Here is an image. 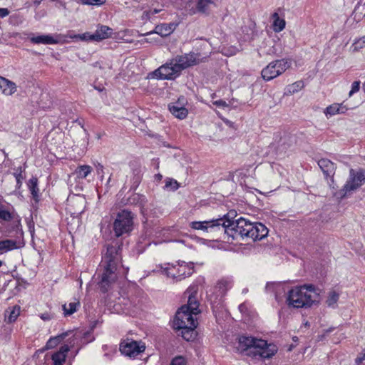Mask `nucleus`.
Here are the masks:
<instances>
[{"instance_id": "nucleus-21", "label": "nucleus", "mask_w": 365, "mask_h": 365, "mask_svg": "<svg viewBox=\"0 0 365 365\" xmlns=\"http://www.w3.org/2000/svg\"><path fill=\"white\" fill-rule=\"evenodd\" d=\"M112 34V29L107 26L101 25L98 27L95 33L93 34V41H101L106 39L110 36Z\"/></svg>"}, {"instance_id": "nucleus-13", "label": "nucleus", "mask_w": 365, "mask_h": 365, "mask_svg": "<svg viewBox=\"0 0 365 365\" xmlns=\"http://www.w3.org/2000/svg\"><path fill=\"white\" fill-rule=\"evenodd\" d=\"M180 73L181 71L190 66H194L197 63V59L194 53H185L178 55L171 59Z\"/></svg>"}, {"instance_id": "nucleus-7", "label": "nucleus", "mask_w": 365, "mask_h": 365, "mask_svg": "<svg viewBox=\"0 0 365 365\" xmlns=\"http://www.w3.org/2000/svg\"><path fill=\"white\" fill-rule=\"evenodd\" d=\"M291 66L288 59L282 58L270 62L262 71V78L269 81L284 73Z\"/></svg>"}, {"instance_id": "nucleus-22", "label": "nucleus", "mask_w": 365, "mask_h": 365, "mask_svg": "<svg viewBox=\"0 0 365 365\" xmlns=\"http://www.w3.org/2000/svg\"><path fill=\"white\" fill-rule=\"evenodd\" d=\"M69 350L70 349L68 345H63L61 346L59 350L54 353L51 356V359L53 361V364L63 365Z\"/></svg>"}, {"instance_id": "nucleus-50", "label": "nucleus", "mask_w": 365, "mask_h": 365, "mask_svg": "<svg viewBox=\"0 0 365 365\" xmlns=\"http://www.w3.org/2000/svg\"><path fill=\"white\" fill-rule=\"evenodd\" d=\"M9 14V11L6 8H0V17L4 18Z\"/></svg>"}, {"instance_id": "nucleus-15", "label": "nucleus", "mask_w": 365, "mask_h": 365, "mask_svg": "<svg viewBox=\"0 0 365 365\" xmlns=\"http://www.w3.org/2000/svg\"><path fill=\"white\" fill-rule=\"evenodd\" d=\"M29 40L34 44L53 45L59 43L60 37L58 34H42L31 36Z\"/></svg>"}, {"instance_id": "nucleus-43", "label": "nucleus", "mask_w": 365, "mask_h": 365, "mask_svg": "<svg viewBox=\"0 0 365 365\" xmlns=\"http://www.w3.org/2000/svg\"><path fill=\"white\" fill-rule=\"evenodd\" d=\"M360 88V81H356L353 82L351 85V89L349 91V96L351 97L354 93L358 92Z\"/></svg>"}, {"instance_id": "nucleus-36", "label": "nucleus", "mask_w": 365, "mask_h": 365, "mask_svg": "<svg viewBox=\"0 0 365 365\" xmlns=\"http://www.w3.org/2000/svg\"><path fill=\"white\" fill-rule=\"evenodd\" d=\"M304 86L302 81H297L294 83L289 85L287 88V92L290 94L299 91Z\"/></svg>"}, {"instance_id": "nucleus-44", "label": "nucleus", "mask_w": 365, "mask_h": 365, "mask_svg": "<svg viewBox=\"0 0 365 365\" xmlns=\"http://www.w3.org/2000/svg\"><path fill=\"white\" fill-rule=\"evenodd\" d=\"M19 173H15V178H16V186L18 187H20L21 185V180L24 179V176L22 175V171H21V168H19Z\"/></svg>"}, {"instance_id": "nucleus-41", "label": "nucleus", "mask_w": 365, "mask_h": 365, "mask_svg": "<svg viewBox=\"0 0 365 365\" xmlns=\"http://www.w3.org/2000/svg\"><path fill=\"white\" fill-rule=\"evenodd\" d=\"M179 185L176 180L173 179H168L165 182V187L170 188L172 190H176L178 188Z\"/></svg>"}, {"instance_id": "nucleus-18", "label": "nucleus", "mask_w": 365, "mask_h": 365, "mask_svg": "<svg viewBox=\"0 0 365 365\" xmlns=\"http://www.w3.org/2000/svg\"><path fill=\"white\" fill-rule=\"evenodd\" d=\"M177 24L175 23L170 24H160L155 27V29L150 32L145 34V35H150L153 34H157L162 37H165L170 35L174 30L176 29Z\"/></svg>"}, {"instance_id": "nucleus-11", "label": "nucleus", "mask_w": 365, "mask_h": 365, "mask_svg": "<svg viewBox=\"0 0 365 365\" xmlns=\"http://www.w3.org/2000/svg\"><path fill=\"white\" fill-rule=\"evenodd\" d=\"M277 351V347L273 344H267L262 339L256 341L255 351L253 356H259L261 359H269L272 357Z\"/></svg>"}, {"instance_id": "nucleus-49", "label": "nucleus", "mask_w": 365, "mask_h": 365, "mask_svg": "<svg viewBox=\"0 0 365 365\" xmlns=\"http://www.w3.org/2000/svg\"><path fill=\"white\" fill-rule=\"evenodd\" d=\"M237 48H232V50L230 51H226L225 49H224L222 52L226 56H233L237 52Z\"/></svg>"}, {"instance_id": "nucleus-4", "label": "nucleus", "mask_w": 365, "mask_h": 365, "mask_svg": "<svg viewBox=\"0 0 365 365\" xmlns=\"http://www.w3.org/2000/svg\"><path fill=\"white\" fill-rule=\"evenodd\" d=\"M155 271L165 274L167 277L171 278L175 281H180L192 274L193 264L185 262L166 263L157 266V269Z\"/></svg>"}, {"instance_id": "nucleus-34", "label": "nucleus", "mask_w": 365, "mask_h": 365, "mask_svg": "<svg viewBox=\"0 0 365 365\" xmlns=\"http://www.w3.org/2000/svg\"><path fill=\"white\" fill-rule=\"evenodd\" d=\"M68 335V332L63 333L60 335H58L53 338H51L46 343V349H52L56 346L58 343L61 341L66 336Z\"/></svg>"}, {"instance_id": "nucleus-37", "label": "nucleus", "mask_w": 365, "mask_h": 365, "mask_svg": "<svg viewBox=\"0 0 365 365\" xmlns=\"http://www.w3.org/2000/svg\"><path fill=\"white\" fill-rule=\"evenodd\" d=\"M160 11V10L157 9L145 11L142 14V19L143 20H150L154 15L158 14Z\"/></svg>"}, {"instance_id": "nucleus-16", "label": "nucleus", "mask_w": 365, "mask_h": 365, "mask_svg": "<svg viewBox=\"0 0 365 365\" xmlns=\"http://www.w3.org/2000/svg\"><path fill=\"white\" fill-rule=\"evenodd\" d=\"M181 98L178 102H175L168 105L170 112L178 119H185L188 114V110L185 108L184 104L180 103Z\"/></svg>"}, {"instance_id": "nucleus-51", "label": "nucleus", "mask_w": 365, "mask_h": 365, "mask_svg": "<svg viewBox=\"0 0 365 365\" xmlns=\"http://www.w3.org/2000/svg\"><path fill=\"white\" fill-rule=\"evenodd\" d=\"M239 310L242 312V313H245L247 310V306L245 303H243V304H241L240 306H239Z\"/></svg>"}, {"instance_id": "nucleus-27", "label": "nucleus", "mask_w": 365, "mask_h": 365, "mask_svg": "<svg viewBox=\"0 0 365 365\" xmlns=\"http://www.w3.org/2000/svg\"><path fill=\"white\" fill-rule=\"evenodd\" d=\"M20 314V308L19 307H14L11 309L6 311L5 321L8 323H11L17 319Z\"/></svg>"}, {"instance_id": "nucleus-5", "label": "nucleus", "mask_w": 365, "mask_h": 365, "mask_svg": "<svg viewBox=\"0 0 365 365\" xmlns=\"http://www.w3.org/2000/svg\"><path fill=\"white\" fill-rule=\"evenodd\" d=\"M365 182V169L360 168L349 170V178L343 186V187L335 193V195L340 199L344 198L346 195L361 187Z\"/></svg>"}, {"instance_id": "nucleus-38", "label": "nucleus", "mask_w": 365, "mask_h": 365, "mask_svg": "<svg viewBox=\"0 0 365 365\" xmlns=\"http://www.w3.org/2000/svg\"><path fill=\"white\" fill-rule=\"evenodd\" d=\"M93 34H91L89 32H86L84 34H78V35H74L73 36H71L72 38H78L81 41H93Z\"/></svg>"}, {"instance_id": "nucleus-47", "label": "nucleus", "mask_w": 365, "mask_h": 365, "mask_svg": "<svg viewBox=\"0 0 365 365\" xmlns=\"http://www.w3.org/2000/svg\"><path fill=\"white\" fill-rule=\"evenodd\" d=\"M212 103L218 107H222V108L228 107V104L226 103V101H225L223 100L215 101H213Z\"/></svg>"}, {"instance_id": "nucleus-39", "label": "nucleus", "mask_w": 365, "mask_h": 365, "mask_svg": "<svg viewBox=\"0 0 365 365\" xmlns=\"http://www.w3.org/2000/svg\"><path fill=\"white\" fill-rule=\"evenodd\" d=\"M354 51H359L365 47V36L356 40L353 43Z\"/></svg>"}, {"instance_id": "nucleus-28", "label": "nucleus", "mask_w": 365, "mask_h": 365, "mask_svg": "<svg viewBox=\"0 0 365 365\" xmlns=\"http://www.w3.org/2000/svg\"><path fill=\"white\" fill-rule=\"evenodd\" d=\"M214 4L215 0H197V9L200 13L206 14Z\"/></svg>"}, {"instance_id": "nucleus-3", "label": "nucleus", "mask_w": 365, "mask_h": 365, "mask_svg": "<svg viewBox=\"0 0 365 365\" xmlns=\"http://www.w3.org/2000/svg\"><path fill=\"white\" fill-rule=\"evenodd\" d=\"M119 260L118 247L113 245H108L102 261L103 269L99 282L101 290L103 292H108L115 282L117 279L115 271Z\"/></svg>"}, {"instance_id": "nucleus-17", "label": "nucleus", "mask_w": 365, "mask_h": 365, "mask_svg": "<svg viewBox=\"0 0 365 365\" xmlns=\"http://www.w3.org/2000/svg\"><path fill=\"white\" fill-rule=\"evenodd\" d=\"M318 165L324 173L325 177L330 178L334 181V175L336 170V165L334 163L327 158H322L318 161Z\"/></svg>"}, {"instance_id": "nucleus-56", "label": "nucleus", "mask_w": 365, "mask_h": 365, "mask_svg": "<svg viewBox=\"0 0 365 365\" xmlns=\"http://www.w3.org/2000/svg\"><path fill=\"white\" fill-rule=\"evenodd\" d=\"M3 262L0 260V267L2 265Z\"/></svg>"}, {"instance_id": "nucleus-2", "label": "nucleus", "mask_w": 365, "mask_h": 365, "mask_svg": "<svg viewBox=\"0 0 365 365\" xmlns=\"http://www.w3.org/2000/svg\"><path fill=\"white\" fill-rule=\"evenodd\" d=\"M319 302V290L312 284L292 288L287 297V304L294 308H308Z\"/></svg>"}, {"instance_id": "nucleus-20", "label": "nucleus", "mask_w": 365, "mask_h": 365, "mask_svg": "<svg viewBox=\"0 0 365 365\" xmlns=\"http://www.w3.org/2000/svg\"><path fill=\"white\" fill-rule=\"evenodd\" d=\"M348 107L342 103H333L326 108L324 114L327 117L333 116L336 114H344L348 110Z\"/></svg>"}, {"instance_id": "nucleus-23", "label": "nucleus", "mask_w": 365, "mask_h": 365, "mask_svg": "<svg viewBox=\"0 0 365 365\" xmlns=\"http://www.w3.org/2000/svg\"><path fill=\"white\" fill-rule=\"evenodd\" d=\"M11 220L19 222V220L14 212H11L4 205L0 204V222L3 223Z\"/></svg>"}, {"instance_id": "nucleus-12", "label": "nucleus", "mask_w": 365, "mask_h": 365, "mask_svg": "<svg viewBox=\"0 0 365 365\" xmlns=\"http://www.w3.org/2000/svg\"><path fill=\"white\" fill-rule=\"evenodd\" d=\"M224 225V218H219L209 221H194L190 223L191 228L197 230L208 232V230H222Z\"/></svg>"}, {"instance_id": "nucleus-29", "label": "nucleus", "mask_w": 365, "mask_h": 365, "mask_svg": "<svg viewBox=\"0 0 365 365\" xmlns=\"http://www.w3.org/2000/svg\"><path fill=\"white\" fill-rule=\"evenodd\" d=\"M92 170H93V169L90 165H83L78 166L76 169L75 173L78 178L84 179L89 174L91 173Z\"/></svg>"}, {"instance_id": "nucleus-52", "label": "nucleus", "mask_w": 365, "mask_h": 365, "mask_svg": "<svg viewBox=\"0 0 365 365\" xmlns=\"http://www.w3.org/2000/svg\"><path fill=\"white\" fill-rule=\"evenodd\" d=\"M155 41H156V40L154 38H146L142 39L140 42V43H153Z\"/></svg>"}, {"instance_id": "nucleus-30", "label": "nucleus", "mask_w": 365, "mask_h": 365, "mask_svg": "<svg viewBox=\"0 0 365 365\" xmlns=\"http://www.w3.org/2000/svg\"><path fill=\"white\" fill-rule=\"evenodd\" d=\"M195 328L196 327H190L189 326L185 328H181L180 330H181L180 334L182 337L186 341L193 340L196 336V334L195 331Z\"/></svg>"}, {"instance_id": "nucleus-48", "label": "nucleus", "mask_w": 365, "mask_h": 365, "mask_svg": "<svg viewBox=\"0 0 365 365\" xmlns=\"http://www.w3.org/2000/svg\"><path fill=\"white\" fill-rule=\"evenodd\" d=\"M40 317L43 321H50L53 318V315L50 313H43L40 315Z\"/></svg>"}, {"instance_id": "nucleus-35", "label": "nucleus", "mask_w": 365, "mask_h": 365, "mask_svg": "<svg viewBox=\"0 0 365 365\" xmlns=\"http://www.w3.org/2000/svg\"><path fill=\"white\" fill-rule=\"evenodd\" d=\"M339 295L335 291L329 292L326 303L328 307L334 308L336 306V303L339 300Z\"/></svg>"}, {"instance_id": "nucleus-19", "label": "nucleus", "mask_w": 365, "mask_h": 365, "mask_svg": "<svg viewBox=\"0 0 365 365\" xmlns=\"http://www.w3.org/2000/svg\"><path fill=\"white\" fill-rule=\"evenodd\" d=\"M0 89L5 96H11L17 91L16 83L4 77L0 76Z\"/></svg>"}, {"instance_id": "nucleus-10", "label": "nucleus", "mask_w": 365, "mask_h": 365, "mask_svg": "<svg viewBox=\"0 0 365 365\" xmlns=\"http://www.w3.org/2000/svg\"><path fill=\"white\" fill-rule=\"evenodd\" d=\"M180 72L176 68L175 65L170 59L166 63L160 66L158 69L155 70L151 76L153 78L157 79H168L172 80L180 76Z\"/></svg>"}, {"instance_id": "nucleus-6", "label": "nucleus", "mask_w": 365, "mask_h": 365, "mask_svg": "<svg viewBox=\"0 0 365 365\" xmlns=\"http://www.w3.org/2000/svg\"><path fill=\"white\" fill-rule=\"evenodd\" d=\"M134 227V214L128 210L118 212L113 222V231L116 237L130 233Z\"/></svg>"}, {"instance_id": "nucleus-24", "label": "nucleus", "mask_w": 365, "mask_h": 365, "mask_svg": "<svg viewBox=\"0 0 365 365\" xmlns=\"http://www.w3.org/2000/svg\"><path fill=\"white\" fill-rule=\"evenodd\" d=\"M198 302L195 294H190L188 298L187 304L182 307H187L186 311L196 316L198 313Z\"/></svg>"}, {"instance_id": "nucleus-33", "label": "nucleus", "mask_w": 365, "mask_h": 365, "mask_svg": "<svg viewBox=\"0 0 365 365\" xmlns=\"http://www.w3.org/2000/svg\"><path fill=\"white\" fill-rule=\"evenodd\" d=\"M80 306V303L78 301L70 302L68 304H65L63 305V310L64 312V315H71L74 312H76L77 308Z\"/></svg>"}, {"instance_id": "nucleus-53", "label": "nucleus", "mask_w": 365, "mask_h": 365, "mask_svg": "<svg viewBox=\"0 0 365 365\" xmlns=\"http://www.w3.org/2000/svg\"><path fill=\"white\" fill-rule=\"evenodd\" d=\"M156 179L160 180L162 179V175L160 174H158L155 175Z\"/></svg>"}, {"instance_id": "nucleus-45", "label": "nucleus", "mask_w": 365, "mask_h": 365, "mask_svg": "<svg viewBox=\"0 0 365 365\" xmlns=\"http://www.w3.org/2000/svg\"><path fill=\"white\" fill-rule=\"evenodd\" d=\"M96 171L98 175H100V178L101 180L103 178V166L101 163H98V165H96Z\"/></svg>"}, {"instance_id": "nucleus-1", "label": "nucleus", "mask_w": 365, "mask_h": 365, "mask_svg": "<svg viewBox=\"0 0 365 365\" xmlns=\"http://www.w3.org/2000/svg\"><path fill=\"white\" fill-rule=\"evenodd\" d=\"M222 231L227 235V240L230 237L232 240L240 237L257 241L264 239L268 235V229L263 224L252 222L242 217L233 221L224 219Z\"/></svg>"}, {"instance_id": "nucleus-32", "label": "nucleus", "mask_w": 365, "mask_h": 365, "mask_svg": "<svg viewBox=\"0 0 365 365\" xmlns=\"http://www.w3.org/2000/svg\"><path fill=\"white\" fill-rule=\"evenodd\" d=\"M232 287V282L227 279H222L218 282L215 289L221 296L224 295L226 292Z\"/></svg>"}, {"instance_id": "nucleus-54", "label": "nucleus", "mask_w": 365, "mask_h": 365, "mask_svg": "<svg viewBox=\"0 0 365 365\" xmlns=\"http://www.w3.org/2000/svg\"><path fill=\"white\" fill-rule=\"evenodd\" d=\"M362 89H363V91L365 93V82L363 83Z\"/></svg>"}, {"instance_id": "nucleus-42", "label": "nucleus", "mask_w": 365, "mask_h": 365, "mask_svg": "<svg viewBox=\"0 0 365 365\" xmlns=\"http://www.w3.org/2000/svg\"><path fill=\"white\" fill-rule=\"evenodd\" d=\"M170 365H186V360L182 356H176L171 361Z\"/></svg>"}, {"instance_id": "nucleus-46", "label": "nucleus", "mask_w": 365, "mask_h": 365, "mask_svg": "<svg viewBox=\"0 0 365 365\" xmlns=\"http://www.w3.org/2000/svg\"><path fill=\"white\" fill-rule=\"evenodd\" d=\"M365 361V352L360 354L355 359V363L357 365H361Z\"/></svg>"}, {"instance_id": "nucleus-55", "label": "nucleus", "mask_w": 365, "mask_h": 365, "mask_svg": "<svg viewBox=\"0 0 365 365\" xmlns=\"http://www.w3.org/2000/svg\"><path fill=\"white\" fill-rule=\"evenodd\" d=\"M304 325H305L306 327H308V326H309V322H306L304 323Z\"/></svg>"}, {"instance_id": "nucleus-8", "label": "nucleus", "mask_w": 365, "mask_h": 365, "mask_svg": "<svg viewBox=\"0 0 365 365\" xmlns=\"http://www.w3.org/2000/svg\"><path fill=\"white\" fill-rule=\"evenodd\" d=\"M187 307H181L177 312L174 321L173 327L175 329H180L189 326L190 327H197V322L194 317L195 315L186 311Z\"/></svg>"}, {"instance_id": "nucleus-26", "label": "nucleus", "mask_w": 365, "mask_h": 365, "mask_svg": "<svg viewBox=\"0 0 365 365\" xmlns=\"http://www.w3.org/2000/svg\"><path fill=\"white\" fill-rule=\"evenodd\" d=\"M16 242L11 240L0 241V255L10 250L16 249Z\"/></svg>"}, {"instance_id": "nucleus-25", "label": "nucleus", "mask_w": 365, "mask_h": 365, "mask_svg": "<svg viewBox=\"0 0 365 365\" xmlns=\"http://www.w3.org/2000/svg\"><path fill=\"white\" fill-rule=\"evenodd\" d=\"M29 189L34 197V199L38 202L39 197V189L38 187V180L36 178H32L29 180L28 182Z\"/></svg>"}, {"instance_id": "nucleus-14", "label": "nucleus", "mask_w": 365, "mask_h": 365, "mask_svg": "<svg viewBox=\"0 0 365 365\" xmlns=\"http://www.w3.org/2000/svg\"><path fill=\"white\" fill-rule=\"evenodd\" d=\"M257 341H259V339L245 336H240L237 349L240 352L247 351V355L253 356Z\"/></svg>"}, {"instance_id": "nucleus-40", "label": "nucleus", "mask_w": 365, "mask_h": 365, "mask_svg": "<svg viewBox=\"0 0 365 365\" xmlns=\"http://www.w3.org/2000/svg\"><path fill=\"white\" fill-rule=\"evenodd\" d=\"M83 4L101 6L106 3V0H81Z\"/></svg>"}, {"instance_id": "nucleus-31", "label": "nucleus", "mask_w": 365, "mask_h": 365, "mask_svg": "<svg viewBox=\"0 0 365 365\" xmlns=\"http://www.w3.org/2000/svg\"><path fill=\"white\" fill-rule=\"evenodd\" d=\"M274 19L273 29L275 32L282 31L285 27V21L280 19L277 13H274L272 15Z\"/></svg>"}, {"instance_id": "nucleus-9", "label": "nucleus", "mask_w": 365, "mask_h": 365, "mask_svg": "<svg viewBox=\"0 0 365 365\" xmlns=\"http://www.w3.org/2000/svg\"><path fill=\"white\" fill-rule=\"evenodd\" d=\"M145 349V344L142 341L127 339L120 344L121 354L130 358H135Z\"/></svg>"}]
</instances>
